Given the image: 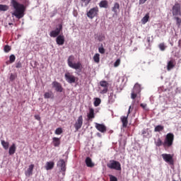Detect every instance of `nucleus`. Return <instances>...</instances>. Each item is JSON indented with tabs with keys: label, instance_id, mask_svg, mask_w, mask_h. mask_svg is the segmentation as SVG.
Wrapping results in <instances>:
<instances>
[{
	"label": "nucleus",
	"instance_id": "nucleus-1",
	"mask_svg": "<svg viewBox=\"0 0 181 181\" xmlns=\"http://www.w3.org/2000/svg\"><path fill=\"white\" fill-rule=\"evenodd\" d=\"M11 4L14 9V11L11 12L12 18L15 16L17 19H22V18L25 16V11L26 10L25 6L20 4L16 0H11Z\"/></svg>",
	"mask_w": 181,
	"mask_h": 181
},
{
	"label": "nucleus",
	"instance_id": "nucleus-2",
	"mask_svg": "<svg viewBox=\"0 0 181 181\" xmlns=\"http://www.w3.org/2000/svg\"><path fill=\"white\" fill-rule=\"evenodd\" d=\"M173 16H174V19L176 21L177 26L180 28L181 24L180 4H175L173 6Z\"/></svg>",
	"mask_w": 181,
	"mask_h": 181
},
{
	"label": "nucleus",
	"instance_id": "nucleus-3",
	"mask_svg": "<svg viewBox=\"0 0 181 181\" xmlns=\"http://www.w3.org/2000/svg\"><path fill=\"white\" fill-rule=\"evenodd\" d=\"M73 62H74V56L71 55L67 59L69 67H71V69H74V70H83V65L80 62L76 63H73Z\"/></svg>",
	"mask_w": 181,
	"mask_h": 181
},
{
	"label": "nucleus",
	"instance_id": "nucleus-4",
	"mask_svg": "<svg viewBox=\"0 0 181 181\" xmlns=\"http://www.w3.org/2000/svg\"><path fill=\"white\" fill-rule=\"evenodd\" d=\"M175 139V135L172 133H168L165 136V139L164 140V142L163 143V145L164 148H170V146H172L173 145V140Z\"/></svg>",
	"mask_w": 181,
	"mask_h": 181
},
{
	"label": "nucleus",
	"instance_id": "nucleus-5",
	"mask_svg": "<svg viewBox=\"0 0 181 181\" xmlns=\"http://www.w3.org/2000/svg\"><path fill=\"white\" fill-rule=\"evenodd\" d=\"M98 12H100L97 6L93 7L88 11L87 16L89 19H94L95 16H98Z\"/></svg>",
	"mask_w": 181,
	"mask_h": 181
},
{
	"label": "nucleus",
	"instance_id": "nucleus-6",
	"mask_svg": "<svg viewBox=\"0 0 181 181\" xmlns=\"http://www.w3.org/2000/svg\"><path fill=\"white\" fill-rule=\"evenodd\" d=\"M141 93V85L139 83H136L132 92L131 98L135 100L138 95Z\"/></svg>",
	"mask_w": 181,
	"mask_h": 181
},
{
	"label": "nucleus",
	"instance_id": "nucleus-7",
	"mask_svg": "<svg viewBox=\"0 0 181 181\" xmlns=\"http://www.w3.org/2000/svg\"><path fill=\"white\" fill-rule=\"evenodd\" d=\"M62 30H63V25L59 24L55 30H53L49 33L50 37H57V36H59V35H60Z\"/></svg>",
	"mask_w": 181,
	"mask_h": 181
},
{
	"label": "nucleus",
	"instance_id": "nucleus-8",
	"mask_svg": "<svg viewBox=\"0 0 181 181\" xmlns=\"http://www.w3.org/2000/svg\"><path fill=\"white\" fill-rule=\"evenodd\" d=\"M107 168L115 169V170H121V163L117 160H110L107 164Z\"/></svg>",
	"mask_w": 181,
	"mask_h": 181
},
{
	"label": "nucleus",
	"instance_id": "nucleus-9",
	"mask_svg": "<svg viewBox=\"0 0 181 181\" xmlns=\"http://www.w3.org/2000/svg\"><path fill=\"white\" fill-rule=\"evenodd\" d=\"M100 94H106L108 91V82L105 81H101L100 82Z\"/></svg>",
	"mask_w": 181,
	"mask_h": 181
},
{
	"label": "nucleus",
	"instance_id": "nucleus-10",
	"mask_svg": "<svg viewBox=\"0 0 181 181\" xmlns=\"http://www.w3.org/2000/svg\"><path fill=\"white\" fill-rule=\"evenodd\" d=\"M65 79L67 83H69V84L76 83V76H74V75L71 74L70 72H66L65 74Z\"/></svg>",
	"mask_w": 181,
	"mask_h": 181
},
{
	"label": "nucleus",
	"instance_id": "nucleus-11",
	"mask_svg": "<svg viewBox=\"0 0 181 181\" xmlns=\"http://www.w3.org/2000/svg\"><path fill=\"white\" fill-rule=\"evenodd\" d=\"M129 114H131V106H129V107L127 115L126 117L125 116H122L120 118V119H121V121L122 122V127L124 128L127 127V125H128V117H129Z\"/></svg>",
	"mask_w": 181,
	"mask_h": 181
},
{
	"label": "nucleus",
	"instance_id": "nucleus-12",
	"mask_svg": "<svg viewBox=\"0 0 181 181\" xmlns=\"http://www.w3.org/2000/svg\"><path fill=\"white\" fill-rule=\"evenodd\" d=\"M83 127V115H80L74 124L76 131H78Z\"/></svg>",
	"mask_w": 181,
	"mask_h": 181
},
{
	"label": "nucleus",
	"instance_id": "nucleus-13",
	"mask_svg": "<svg viewBox=\"0 0 181 181\" xmlns=\"http://www.w3.org/2000/svg\"><path fill=\"white\" fill-rule=\"evenodd\" d=\"M95 127L99 132L104 134V132H107V127H105L103 124L95 123Z\"/></svg>",
	"mask_w": 181,
	"mask_h": 181
},
{
	"label": "nucleus",
	"instance_id": "nucleus-14",
	"mask_svg": "<svg viewBox=\"0 0 181 181\" xmlns=\"http://www.w3.org/2000/svg\"><path fill=\"white\" fill-rule=\"evenodd\" d=\"M161 156L163 160L167 162V163H172V162H173V156H172L170 154L163 153L161 155Z\"/></svg>",
	"mask_w": 181,
	"mask_h": 181
},
{
	"label": "nucleus",
	"instance_id": "nucleus-15",
	"mask_svg": "<svg viewBox=\"0 0 181 181\" xmlns=\"http://www.w3.org/2000/svg\"><path fill=\"white\" fill-rule=\"evenodd\" d=\"M58 168H60L61 170L63 172L62 175H64V172H66V162L64 160L61 159L57 163Z\"/></svg>",
	"mask_w": 181,
	"mask_h": 181
},
{
	"label": "nucleus",
	"instance_id": "nucleus-16",
	"mask_svg": "<svg viewBox=\"0 0 181 181\" xmlns=\"http://www.w3.org/2000/svg\"><path fill=\"white\" fill-rule=\"evenodd\" d=\"M52 87H54L56 91H58L59 93H62V91H63V88L62 87V85L59 82L54 81L52 83Z\"/></svg>",
	"mask_w": 181,
	"mask_h": 181
},
{
	"label": "nucleus",
	"instance_id": "nucleus-17",
	"mask_svg": "<svg viewBox=\"0 0 181 181\" xmlns=\"http://www.w3.org/2000/svg\"><path fill=\"white\" fill-rule=\"evenodd\" d=\"M57 44L59 45V46H63L64 45V35H59L56 38Z\"/></svg>",
	"mask_w": 181,
	"mask_h": 181
},
{
	"label": "nucleus",
	"instance_id": "nucleus-18",
	"mask_svg": "<svg viewBox=\"0 0 181 181\" xmlns=\"http://www.w3.org/2000/svg\"><path fill=\"white\" fill-rule=\"evenodd\" d=\"M87 118L88 119H93V118H95L93 108L89 107L88 112H87Z\"/></svg>",
	"mask_w": 181,
	"mask_h": 181
},
{
	"label": "nucleus",
	"instance_id": "nucleus-19",
	"mask_svg": "<svg viewBox=\"0 0 181 181\" xmlns=\"http://www.w3.org/2000/svg\"><path fill=\"white\" fill-rule=\"evenodd\" d=\"M175 66H176V62H175L173 59L170 60L167 64V70L170 71V70H172Z\"/></svg>",
	"mask_w": 181,
	"mask_h": 181
},
{
	"label": "nucleus",
	"instance_id": "nucleus-20",
	"mask_svg": "<svg viewBox=\"0 0 181 181\" xmlns=\"http://www.w3.org/2000/svg\"><path fill=\"white\" fill-rule=\"evenodd\" d=\"M35 168V165L31 164L29 165L28 170L25 171V175L27 176H32L33 173V168Z\"/></svg>",
	"mask_w": 181,
	"mask_h": 181
},
{
	"label": "nucleus",
	"instance_id": "nucleus-21",
	"mask_svg": "<svg viewBox=\"0 0 181 181\" xmlns=\"http://www.w3.org/2000/svg\"><path fill=\"white\" fill-rule=\"evenodd\" d=\"M16 152V144H15V143H13L8 148V153L9 155H14Z\"/></svg>",
	"mask_w": 181,
	"mask_h": 181
},
{
	"label": "nucleus",
	"instance_id": "nucleus-22",
	"mask_svg": "<svg viewBox=\"0 0 181 181\" xmlns=\"http://www.w3.org/2000/svg\"><path fill=\"white\" fill-rule=\"evenodd\" d=\"M54 168V162L53 161H48L45 164V169L46 170H52Z\"/></svg>",
	"mask_w": 181,
	"mask_h": 181
},
{
	"label": "nucleus",
	"instance_id": "nucleus-23",
	"mask_svg": "<svg viewBox=\"0 0 181 181\" xmlns=\"http://www.w3.org/2000/svg\"><path fill=\"white\" fill-rule=\"evenodd\" d=\"M86 165L88 168H94V163L90 158V157H87L85 160Z\"/></svg>",
	"mask_w": 181,
	"mask_h": 181
},
{
	"label": "nucleus",
	"instance_id": "nucleus-24",
	"mask_svg": "<svg viewBox=\"0 0 181 181\" xmlns=\"http://www.w3.org/2000/svg\"><path fill=\"white\" fill-rule=\"evenodd\" d=\"M112 12L115 13V15L118 14V12H119V4L115 3L113 7L112 8Z\"/></svg>",
	"mask_w": 181,
	"mask_h": 181
},
{
	"label": "nucleus",
	"instance_id": "nucleus-25",
	"mask_svg": "<svg viewBox=\"0 0 181 181\" xmlns=\"http://www.w3.org/2000/svg\"><path fill=\"white\" fill-rule=\"evenodd\" d=\"M142 135L145 138H151L152 136V133L148 129H144L142 131Z\"/></svg>",
	"mask_w": 181,
	"mask_h": 181
},
{
	"label": "nucleus",
	"instance_id": "nucleus-26",
	"mask_svg": "<svg viewBox=\"0 0 181 181\" xmlns=\"http://www.w3.org/2000/svg\"><path fill=\"white\" fill-rule=\"evenodd\" d=\"M100 8H105L107 9L108 8V1L107 0H103L99 3Z\"/></svg>",
	"mask_w": 181,
	"mask_h": 181
},
{
	"label": "nucleus",
	"instance_id": "nucleus-27",
	"mask_svg": "<svg viewBox=\"0 0 181 181\" xmlns=\"http://www.w3.org/2000/svg\"><path fill=\"white\" fill-rule=\"evenodd\" d=\"M44 98L47 99V98H54V95H53V92H46L44 94Z\"/></svg>",
	"mask_w": 181,
	"mask_h": 181
},
{
	"label": "nucleus",
	"instance_id": "nucleus-28",
	"mask_svg": "<svg viewBox=\"0 0 181 181\" xmlns=\"http://www.w3.org/2000/svg\"><path fill=\"white\" fill-rule=\"evenodd\" d=\"M1 144L4 149H5L6 151L9 148V142L5 141V140H1Z\"/></svg>",
	"mask_w": 181,
	"mask_h": 181
},
{
	"label": "nucleus",
	"instance_id": "nucleus-29",
	"mask_svg": "<svg viewBox=\"0 0 181 181\" xmlns=\"http://www.w3.org/2000/svg\"><path fill=\"white\" fill-rule=\"evenodd\" d=\"M165 129V127L163 125H158L154 129V132H162Z\"/></svg>",
	"mask_w": 181,
	"mask_h": 181
},
{
	"label": "nucleus",
	"instance_id": "nucleus-30",
	"mask_svg": "<svg viewBox=\"0 0 181 181\" xmlns=\"http://www.w3.org/2000/svg\"><path fill=\"white\" fill-rule=\"evenodd\" d=\"M149 21V13H146L141 19V23L145 25Z\"/></svg>",
	"mask_w": 181,
	"mask_h": 181
},
{
	"label": "nucleus",
	"instance_id": "nucleus-31",
	"mask_svg": "<svg viewBox=\"0 0 181 181\" xmlns=\"http://www.w3.org/2000/svg\"><path fill=\"white\" fill-rule=\"evenodd\" d=\"M54 146H59L60 145V139L54 137L52 139Z\"/></svg>",
	"mask_w": 181,
	"mask_h": 181
},
{
	"label": "nucleus",
	"instance_id": "nucleus-32",
	"mask_svg": "<svg viewBox=\"0 0 181 181\" xmlns=\"http://www.w3.org/2000/svg\"><path fill=\"white\" fill-rule=\"evenodd\" d=\"M154 144L156 146H162V145H163V143L162 142V140L160 139V138L156 139L154 141Z\"/></svg>",
	"mask_w": 181,
	"mask_h": 181
},
{
	"label": "nucleus",
	"instance_id": "nucleus-33",
	"mask_svg": "<svg viewBox=\"0 0 181 181\" xmlns=\"http://www.w3.org/2000/svg\"><path fill=\"white\" fill-rule=\"evenodd\" d=\"M93 60L95 62V63H100V54L96 53L95 54V55L93 56Z\"/></svg>",
	"mask_w": 181,
	"mask_h": 181
},
{
	"label": "nucleus",
	"instance_id": "nucleus-34",
	"mask_svg": "<svg viewBox=\"0 0 181 181\" xmlns=\"http://www.w3.org/2000/svg\"><path fill=\"white\" fill-rule=\"evenodd\" d=\"M9 9V6L4 4H0V11L5 12Z\"/></svg>",
	"mask_w": 181,
	"mask_h": 181
},
{
	"label": "nucleus",
	"instance_id": "nucleus-35",
	"mask_svg": "<svg viewBox=\"0 0 181 181\" xmlns=\"http://www.w3.org/2000/svg\"><path fill=\"white\" fill-rule=\"evenodd\" d=\"M55 135H62L63 134V129L62 127H58L54 132Z\"/></svg>",
	"mask_w": 181,
	"mask_h": 181
},
{
	"label": "nucleus",
	"instance_id": "nucleus-36",
	"mask_svg": "<svg viewBox=\"0 0 181 181\" xmlns=\"http://www.w3.org/2000/svg\"><path fill=\"white\" fill-rule=\"evenodd\" d=\"M100 104H101V99H100L98 98H95L94 106L98 107V105H100Z\"/></svg>",
	"mask_w": 181,
	"mask_h": 181
},
{
	"label": "nucleus",
	"instance_id": "nucleus-37",
	"mask_svg": "<svg viewBox=\"0 0 181 181\" xmlns=\"http://www.w3.org/2000/svg\"><path fill=\"white\" fill-rule=\"evenodd\" d=\"M15 60H16V57L14 54H11L9 57V63H14Z\"/></svg>",
	"mask_w": 181,
	"mask_h": 181
},
{
	"label": "nucleus",
	"instance_id": "nucleus-38",
	"mask_svg": "<svg viewBox=\"0 0 181 181\" xmlns=\"http://www.w3.org/2000/svg\"><path fill=\"white\" fill-rule=\"evenodd\" d=\"M11 46L9 45H5L4 46V50L5 52V53H9V52H11Z\"/></svg>",
	"mask_w": 181,
	"mask_h": 181
},
{
	"label": "nucleus",
	"instance_id": "nucleus-39",
	"mask_svg": "<svg viewBox=\"0 0 181 181\" xmlns=\"http://www.w3.org/2000/svg\"><path fill=\"white\" fill-rule=\"evenodd\" d=\"M121 64V59H117L114 63V67H118Z\"/></svg>",
	"mask_w": 181,
	"mask_h": 181
},
{
	"label": "nucleus",
	"instance_id": "nucleus-40",
	"mask_svg": "<svg viewBox=\"0 0 181 181\" xmlns=\"http://www.w3.org/2000/svg\"><path fill=\"white\" fill-rule=\"evenodd\" d=\"M98 40H99V42H103V40H105V36L104 35H100L98 37Z\"/></svg>",
	"mask_w": 181,
	"mask_h": 181
},
{
	"label": "nucleus",
	"instance_id": "nucleus-41",
	"mask_svg": "<svg viewBox=\"0 0 181 181\" xmlns=\"http://www.w3.org/2000/svg\"><path fill=\"white\" fill-rule=\"evenodd\" d=\"M16 77H17L16 74H11V75H10V81H13L14 80L16 79Z\"/></svg>",
	"mask_w": 181,
	"mask_h": 181
},
{
	"label": "nucleus",
	"instance_id": "nucleus-42",
	"mask_svg": "<svg viewBox=\"0 0 181 181\" xmlns=\"http://www.w3.org/2000/svg\"><path fill=\"white\" fill-rule=\"evenodd\" d=\"M98 52L99 53H101V54H104V53H105V49H104L103 47H100L98 48Z\"/></svg>",
	"mask_w": 181,
	"mask_h": 181
},
{
	"label": "nucleus",
	"instance_id": "nucleus-43",
	"mask_svg": "<svg viewBox=\"0 0 181 181\" xmlns=\"http://www.w3.org/2000/svg\"><path fill=\"white\" fill-rule=\"evenodd\" d=\"M159 49H160V50H162V52H163V50H165V49H166V46H165V44L161 43L159 45Z\"/></svg>",
	"mask_w": 181,
	"mask_h": 181
},
{
	"label": "nucleus",
	"instance_id": "nucleus-44",
	"mask_svg": "<svg viewBox=\"0 0 181 181\" xmlns=\"http://www.w3.org/2000/svg\"><path fill=\"white\" fill-rule=\"evenodd\" d=\"M109 177L110 181H118V179L114 175H110Z\"/></svg>",
	"mask_w": 181,
	"mask_h": 181
},
{
	"label": "nucleus",
	"instance_id": "nucleus-45",
	"mask_svg": "<svg viewBox=\"0 0 181 181\" xmlns=\"http://www.w3.org/2000/svg\"><path fill=\"white\" fill-rule=\"evenodd\" d=\"M82 2H83V4H85L86 6H87V5H88V4L90 2H91V0H81Z\"/></svg>",
	"mask_w": 181,
	"mask_h": 181
},
{
	"label": "nucleus",
	"instance_id": "nucleus-46",
	"mask_svg": "<svg viewBox=\"0 0 181 181\" xmlns=\"http://www.w3.org/2000/svg\"><path fill=\"white\" fill-rule=\"evenodd\" d=\"M147 0H139V4L142 5L144 4H145V1H146Z\"/></svg>",
	"mask_w": 181,
	"mask_h": 181
},
{
	"label": "nucleus",
	"instance_id": "nucleus-47",
	"mask_svg": "<svg viewBox=\"0 0 181 181\" xmlns=\"http://www.w3.org/2000/svg\"><path fill=\"white\" fill-rule=\"evenodd\" d=\"M119 80L122 81V83H124V76H120V77H119Z\"/></svg>",
	"mask_w": 181,
	"mask_h": 181
},
{
	"label": "nucleus",
	"instance_id": "nucleus-48",
	"mask_svg": "<svg viewBox=\"0 0 181 181\" xmlns=\"http://www.w3.org/2000/svg\"><path fill=\"white\" fill-rule=\"evenodd\" d=\"M141 107H142V108H144V110H145V108H146V104L141 103Z\"/></svg>",
	"mask_w": 181,
	"mask_h": 181
},
{
	"label": "nucleus",
	"instance_id": "nucleus-49",
	"mask_svg": "<svg viewBox=\"0 0 181 181\" xmlns=\"http://www.w3.org/2000/svg\"><path fill=\"white\" fill-rule=\"evenodd\" d=\"M35 119H37L38 121H40V117L39 115L35 116Z\"/></svg>",
	"mask_w": 181,
	"mask_h": 181
},
{
	"label": "nucleus",
	"instance_id": "nucleus-50",
	"mask_svg": "<svg viewBox=\"0 0 181 181\" xmlns=\"http://www.w3.org/2000/svg\"><path fill=\"white\" fill-rule=\"evenodd\" d=\"M21 64H17L16 68H17V69H19V68H21Z\"/></svg>",
	"mask_w": 181,
	"mask_h": 181
},
{
	"label": "nucleus",
	"instance_id": "nucleus-51",
	"mask_svg": "<svg viewBox=\"0 0 181 181\" xmlns=\"http://www.w3.org/2000/svg\"><path fill=\"white\" fill-rule=\"evenodd\" d=\"M8 25H12V23H8Z\"/></svg>",
	"mask_w": 181,
	"mask_h": 181
}]
</instances>
